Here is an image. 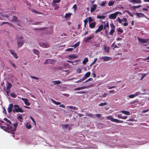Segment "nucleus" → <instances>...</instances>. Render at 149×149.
<instances>
[{
    "instance_id": "f257e3e1",
    "label": "nucleus",
    "mask_w": 149,
    "mask_h": 149,
    "mask_svg": "<svg viewBox=\"0 0 149 149\" xmlns=\"http://www.w3.org/2000/svg\"><path fill=\"white\" fill-rule=\"evenodd\" d=\"M14 126L13 127H12V124L10 125L9 127H6L4 126H1L0 127L1 128L3 129L5 131L7 132L8 133L12 134H14L15 131L16 130V128L17 126L18 123H16L13 124Z\"/></svg>"
},
{
    "instance_id": "f03ea898",
    "label": "nucleus",
    "mask_w": 149,
    "mask_h": 149,
    "mask_svg": "<svg viewBox=\"0 0 149 149\" xmlns=\"http://www.w3.org/2000/svg\"><path fill=\"white\" fill-rule=\"evenodd\" d=\"M12 111L13 113L15 112L23 113L24 112L21 107H20L19 105L16 104L14 105V108L13 109Z\"/></svg>"
},
{
    "instance_id": "7ed1b4c3",
    "label": "nucleus",
    "mask_w": 149,
    "mask_h": 149,
    "mask_svg": "<svg viewBox=\"0 0 149 149\" xmlns=\"http://www.w3.org/2000/svg\"><path fill=\"white\" fill-rule=\"evenodd\" d=\"M24 42V40L22 36H19L17 40V45L18 48L22 46Z\"/></svg>"
},
{
    "instance_id": "20e7f679",
    "label": "nucleus",
    "mask_w": 149,
    "mask_h": 149,
    "mask_svg": "<svg viewBox=\"0 0 149 149\" xmlns=\"http://www.w3.org/2000/svg\"><path fill=\"white\" fill-rule=\"evenodd\" d=\"M107 118L108 120H110L112 122H116V123H123V120H118L114 118L111 116H107Z\"/></svg>"
},
{
    "instance_id": "39448f33",
    "label": "nucleus",
    "mask_w": 149,
    "mask_h": 149,
    "mask_svg": "<svg viewBox=\"0 0 149 149\" xmlns=\"http://www.w3.org/2000/svg\"><path fill=\"white\" fill-rule=\"evenodd\" d=\"M11 19V18H10V20H9L10 21L12 22H15L17 25H19L20 21L18 19V17L17 16H13L12 19Z\"/></svg>"
},
{
    "instance_id": "423d86ee",
    "label": "nucleus",
    "mask_w": 149,
    "mask_h": 149,
    "mask_svg": "<svg viewBox=\"0 0 149 149\" xmlns=\"http://www.w3.org/2000/svg\"><path fill=\"white\" fill-rule=\"evenodd\" d=\"M119 13V12L117 11L114 13L111 14L109 16V18L113 19H115Z\"/></svg>"
},
{
    "instance_id": "0eeeda50",
    "label": "nucleus",
    "mask_w": 149,
    "mask_h": 149,
    "mask_svg": "<svg viewBox=\"0 0 149 149\" xmlns=\"http://www.w3.org/2000/svg\"><path fill=\"white\" fill-rule=\"evenodd\" d=\"M55 62V61L53 59H47L45 60L44 63L45 64H54Z\"/></svg>"
},
{
    "instance_id": "6e6552de",
    "label": "nucleus",
    "mask_w": 149,
    "mask_h": 149,
    "mask_svg": "<svg viewBox=\"0 0 149 149\" xmlns=\"http://www.w3.org/2000/svg\"><path fill=\"white\" fill-rule=\"evenodd\" d=\"M137 38L139 42L141 43H147L148 42V40H149V39L148 38L143 39L139 37H138Z\"/></svg>"
},
{
    "instance_id": "1a4fd4ad",
    "label": "nucleus",
    "mask_w": 149,
    "mask_h": 149,
    "mask_svg": "<svg viewBox=\"0 0 149 149\" xmlns=\"http://www.w3.org/2000/svg\"><path fill=\"white\" fill-rule=\"evenodd\" d=\"M103 50L104 53H109L110 50V47H109L106 46L105 45L103 46Z\"/></svg>"
},
{
    "instance_id": "9d476101",
    "label": "nucleus",
    "mask_w": 149,
    "mask_h": 149,
    "mask_svg": "<svg viewBox=\"0 0 149 149\" xmlns=\"http://www.w3.org/2000/svg\"><path fill=\"white\" fill-rule=\"evenodd\" d=\"M104 28L103 25L102 24L100 25L99 26L98 29L95 31V33L96 34L98 32L104 29Z\"/></svg>"
},
{
    "instance_id": "9b49d317",
    "label": "nucleus",
    "mask_w": 149,
    "mask_h": 149,
    "mask_svg": "<svg viewBox=\"0 0 149 149\" xmlns=\"http://www.w3.org/2000/svg\"><path fill=\"white\" fill-rule=\"evenodd\" d=\"M0 15L3 17H6L8 20H10V18H12V14L11 13H9L8 15L2 14L1 13H0Z\"/></svg>"
},
{
    "instance_id": "f8f14e48",
    "label": "nucleus",
    "mask_w": 149,
    "mask_h": 149,
    "mask_svg": "<svg viewBox=\"0 0 149 149\" xmlns=\"http://www.w3.org/2000/svg\"><path fill=\"white\" fill-rule=\"evenodd\" d=\"M95 37V36L94 34H92L90 36H89L86 38L85 39H84V42H90L89 40L91 39H93Z\"/></svg>"
},
{
    "instance_id": "ddd939ff",
    "label": "nucleus",
    "mask_w": 149,
    "mask_h": 149,
    "mask_svg": "<svg viewBox=\"0 0 149 149\" xmlns=\"http://www.w3.org/2000/svg\"><path fill=\"white\" fill-rule=\"evenodd\" d=\"M14 108V105L12 103L10 104L8 107L7 109L8 112L9 113H11L13 110V109Z\"/></svg>"
},
{
    "instance_id": "4468645a",
    "label": "nucleus",
    "mask_w": 149,
    "mask_h": 149,
    "mask_svg": "<svg viewBox=\"0 0 149 149\" xmlns=\"http://www.w3.org/2000/svg\"><path fill=\"white\" fill-rule=\"evenodd\" d=\"M93 85L92 84L90 85L89 86H84L82 87H78L77 88H75L74 90L76 91V90H79L81 89H84L85 88H89L91 87Z\"/></svg>"
},
{
    "instance_id": "2eb2a0df",
    "label": "nucleus",
    "mask_w": 149,
    "mask_h": 149,
    "mask_svg": "<svg viewBox=\"0 0 149 149\" xmlns=\"http://www.w3.org/2000/svg\"><path fill=\"white\" fill-rule=\"evenodd\" d=\"M3 120L6 121V123H5V125H6L7 127H9L10 125H12L11 122L7 118H5L3 119Z\"/></svg>"
},
{
    "instance_id": "dca6fc26",
    "label": "nucleus",
    "mask_w": 149,
    "mask_h": 149,
    "mask_svg": "<svg viewBox=\"0 0 149 149\" xmlns=\"http://www.w3.org/2000/svg\"><path fill=\"white\" fill-rule=\"evenodd\" d=\"M102 58L103 59L104 61H107L111 60L112 59V58L111 57L104 56V57H102Z\"/></svg>"
},
{
    "instance_id": "f3484780",
    "label": "nucleus",
    "mask_w": 149,
    "mask_h": 149,
    "mask_svg": "<svg viewBox=\"0 0 149 149\" xmlns=\"http://www.w3.org/2000/svg\"><path fill=\"white\" fill-rule=\"evenodd\" d=\"M97 7V5L96 4H94L92 5L91 7V12H94L96 9Z\"/></svg>"
},
{
    "instance_id": "a211bd4d",
    "label": "nucleus",
    "mask_w": 149,
    "mask_h": 149,
    "mask_svg": "<svg viewBox=\"0 0 149 149\" xmlns=\"http://www.w3.org/2000/svg\"><path fill=\"white\" fill-rule=\"evenodd\" d=\"M22 100L24 101L25 104L27 106H29L30 105V103L28 102V100L25 98H22Z\"/></svg>"
},
{
    "instance_id": "6ab92c4d",
    "label": "nucleus",
    "mask_w": 149,
    "mask_h": 149,
    "mask_svg": "<svg viewBox=\"0 0 149 149\" xmlns=\"http://www.w3.org/2000/svg\"><path fill=\"white\" fill-rule=\"evenodd\" d=\"M9 51L10 54L12 55L16 59H17L18 58V56H17V54L14 52L12 50L10 49Z\"/></svg>"
},
{
    "instance_id": "aec40b11",
    "label": "nucleus",
    "mask_w": 149,
    "mask_h": 149,
    "mask_svg": "<svg viewBox=\"0 0 149 149\" xmlns=\"http://www.w3.org/2000/svg\"><path fill=\"white\" fill-rule=\"evenodd\" d=\"M96 23L95 22H91L90 23L89 25V27L91 29L94 28L96 26Z\"/></svg>"
},
{
    "instance_id": "412c9836",
    "label": "nucleus",
    "mask_w": 149,
    "mask_h": 149,
    "mask_svg": "<svg viewBox=\"0 0 149 149\" xmlns=\"http://www.w3.org/2000/svg\"><path fill=\"white\" fill-rule=\"evenodd\" d=\"M7 88H6V92L8 94V91L9 90H10V88H11V84L9 83H7Z\"/></svg>"
},
{
    "instance_id": "4be33fe9",
    "label": "nucleus",
    "mask_w": 149,
    "mask_h": 149,
    "mask_svg": "<svg viewBox=\"0 0 149 149\" xmlns=\"http://www.w3.org/2000/svg\"><path fill=\"white\" fill-rule=\"evenodd\" d=\"M41 46L43 48H48L49 47L48 45L46 42H43L40 44Z\"/></svg>"
},
{
    "instance_id": "5701e85b",
    "label": "nucleus",
    "mask_w": 149,
    "mask_h": 149,
    "mask_svg": "<svg viewBox=\"0 0 149 149\" xmlns=\"http://www.w3.org/2000/svg\"><path fill=\"white\" fill-rule=\"evenodd\" d=\"M129 1L130 2H133L134 3H140L141 2V0H129Z\"/></svg>"
},
{
    "instance_id": "b1692460",
    "label": "nucleus",
    "mask_w": 149,
    "mask_h": 149,
    "mask_svg": "<svg viewBox=\"0 0 149 149\" xmlns=\"http://www.w3.org/2000/svg\"><path fill=\"white\" fill-rule=\"evenodd\" d=\"M70 59H74L77 58V56L74 54H72L69 56Z\"/></svg>"
},
{
    "instance_id": "393cba45",
    "label": "nucleus",
    "mask_w": 149,
    "mask_h": 149,
    "mask_svg": "<svg viewBox=\"0 0 149 149\" xmlns=\"http://www.w3.org/2000/svg\"><path fill=\"white\" fill-rule=\"evenodd\" d=\"M136 15L139 17H145V15L143 13H136Z\"/></svg>"
},
{
    "instance_id": "a878e982",
    "label": "nucleus",
    "mask_w": 149,
    "mask_h": 149,
    "mask_svg": "<svg viewBox=\"0 0 149 149\" xmlns=\"http://www.w3.org/2000/svg\"><path fill=\"white\" fill-rule=\"evenodd\" d=\"M120 112L127 115H129L130 114V112L125 110L121 111Z\"/></svg>"
},
{
    "instance_id": "bb28decb",
    "label": "nucleus",
    "mask_w": 149,
    "mask_h": 149,
    "mask_svg": "<svg viewBox=\"0 0 149 149\" xmlns=\"http://www.w3.org/2000/svg\"><path fill=\"white\" fill-rule=\"evenodd\" d=\"M97 18L98 19H104L105 18V16L104 15H98L97 16Z\"/></svg>"
},
{
    "instance_id": "cd10ccee",
    "label": "nucleus",
    "mask_w": 149,
    "mask_h": 149,
    "mask_svg": "<svg viewBox=\"0 0 149 149\" xmlns=\"http://www.w3.org/2000/svg\"><path fill=\"white\" fill-rule=\"evenodd\" d=\"M51 100L52 101V102H53L54 103V104H55L57 105H60V104H61V103L60 102H57V101L53 100L52 99H51Z\"/></svg>"
},
{
    "instance_id": "c85d7f7f",
    "label": "nucleus",
    "mask_w": 149,
    "mask_h": 149,
    "mask_svg": "<svg viewBox=\"0 0 149 149\" xmlns=\"http://www.w3.org/2000/svg\"><path fill=\"white\" fill-rule=\"evenodd\" d=\"M80 43V42H78L77 43H76L74 45H72V47H74V48H76V47L79 46Z\"/></svg>"
},
{
    "instance_id": "c756f323",
    "label": "nucleus",
    "mask_w": 149,
    "mask_h": 149,
    "mask_svg": "<svg viewBox=\"0 0 149 149\" xmlns=\"http://www.w3.org/2000/svg\"><path fill=\"white\" fill-rule=\"evenodd\" d=\"M118 32L119 33V34H121L123 32V30L121 29L120 28H118L117 29Z\"/></svg>"
},
{
    "instance_id": "7c9ffc66",
    "label": "nucleus",
    "mask_w": 149,
    "mask_h": 149,
    "mask_svg": "<svg viewBox=\"0 0 149 149\" xmlns=\"http://www.w3.org/2000/svg\"><path fill=\"white\" fill-rule=\"evenodd\" d=\"M91 75V72H86L84 76L86 77V78H88V77Z\"/></svg>"
},
{
    "instance_id": "2f4dec72",
    "label": "nucleus",
    "mask_w": 149,
    "mask_h": 149,
    "mask_svg": "<svg viewBox=\"0 0 149 149\" xmlns=\"http://www.w3.org/2000/svg\"><path fill=\"white\" fill-rule=\"evenodd\" d=\"M107 3L106 1H104L102 2V3L100 4L101 6H105Z\"/></svg>"
},
{
    "instance_id": "473e14b6",
    "label": "nucleus",
    "mask_w": 149,
    "mask_h": 149,
    "mask_svg": "<svg viewBox=\"0 0 149 149\" xmlns=\"http://www.w3.org/2000/svg\"><path fill=\"white\" fill-rule=\"evenodd\" d=\"M110 27L112 29H115L116 28V27L114 25V24L113 22L111 23L110 24Z\"/></svg>"
},
{
    "instance_id": "72a5a7b5",
    "label": "nucleus",
    "mask_w": 149,
    "mask_h": 149,
    "mask_svg": "<svg viewBox=\"0 0 149 149\" xmlns=\"http://www.w3.org/2000/svg\"><path fill=\"white\" fill-rule=\"evenodd\" d=\"M87 18H88V20L89 23H91V22L94 21V19H93L91 17H89Z\"/></svg>"
},
{
    "instance_id": "f704fd0d",
    "label": "nucleus",
    "mask_w": 149,
    "mask_h": 149,
    "mask_svg": "<svg viewBox=\"0 0 149 149\" xmlns=\"http://www.w3.org/2000/svg\"><path fill=\"white\" fill-rule=\"evenodd\" d=\"M109 23L108 22H107L104 25V29H105L106 27H109Z\"/></svg>"
},
{
    "instance_id": "c9c22d12",
    "label": "nucleus",
    "mask_w": 149,
    "mask_h": 149,
    "mask_svg": "<svg viewBox=\"0 0 149 149\" xmlns=\"http://www.w3.org/2000/svg\"><path fill=\"white\" fill-rule=\"evenodd\" d=\"M88 61V59L87 58H84V60L83 61V63L84 64H86Z\"/></svg>"
},
{
    "instance_id": "e433bc0d",
    "label": "nucleus",
    "mask_w": 149,
    "mask_h": 149,
    "mask_svg": "<svg viewBox=\"0 0 149 149\" xmlns=\"http://www.w3.org/2000/svg\"><path fill=\"white\" fill-rule=\"evenodd\" d=\"M87 116L91 117L92 118H94V115L91 113H88L87 114Z\"/></svg>"
},
{
    "instance_id": "4c0bfd02",
    "label": "nucleus",
    "mask_w": 149,
    "mask_h": 149,
    "mask_svg": "<svg viewBox=\"0 0 149 149\" xmlns=\"http://www.w3.org/2000/svg\"><path fill=\"white\" fill-rule=\"evenodd\" d=\"M53 83L55 84H60L61 83V82L58 80L54 81H53Z\"/></svg>"
},
{
    "instance_id": "58836bf2",
    "label": "nucleus",
    "mask_w": 149,
    "mask_h": 149,
    "mask_svg": "<svg viewBox=\"0 0 149 149\" xmlns=\"http://www.w3.org/2000/svg\"><path fill=\"white\" fill-rule=\"evenodd\" d=\"M33 52L35 54L38 55L39 51L38 50L34 49H33Z\"/></svg>"
},
{
    "instance_id": "ea45409f",
    "label": "nucleus",
    "mask_w": 149,
    "mask_h": 149,
    "mask_svg": "<svg viewBox=\"0 0 149 149\" xmlns=\"http://www.w3.org/2000/svg\"><path fill=\"white\" fill-rule=\"evenodd\" d=\"M101 114H97L95 115H94V118L95 117H98L99 118H100L101 117Z\"/></svg>"
},
{
    "instance_id": "a19ab883",
    "label": "nucleus",
    "mask_w": 149,
    "mask_h": 149,
    "mask_svg": "<svg viewBox=\"0 0 149 149\" xmlns=\"http://www.w3.org/2000/svg\"><path fill=\"white\" fill-rule=\"evenodd\" d=\"M17 119L20 122H22L23 121L22 120V119H23V118L20 116H18L17 117Z\"/></svg>"
},
{
    "instance_id": "79ce46f5",
    "label": "nucleus",
    "mask_w": 149,
    "mask_h": 149,
    "mask_svg": "<svg viewBox=\"0 0 149 149\" xmlns=\"http://www.w3.org/2000/svg\"><path fill=\"white\" fill-rule=\"evenodd\" d=\"M115 32V29H111L109 32V34L112 35Z\"/></svg>"
},
{
    "instance_id": "37998d69",
    "label": "nucleus",
    "mask_w": 149,
    "mask_h": 149,
    "mask_svg": "<svg viewBox=\"0 0 149 149\" xmlns=\"http://www.w3.org/2000/svg\"><path fill=\"white\" fill-rule=\"evenodd\" d=\"M71 14L70 13H66L65 15V17H70Z\"/></svg>"
},
{
    "instance_id": "c03bdc74",
    "label": "nucleus",
    "mask_w": 149,
    "mask_h": 149,
    "mask_svg": "<svg viewBox=\"0 0 149 149\" xmlns=\"http://www.w3.org/2000/svg\"><path fill=\"white\" fill-rule=\"evenodd\" d=\"M10 96L14 98H15L16 97V94L13 92L10 94Z\"/></svg>"
},
{
    "instance_id": "a18cd8bd",
    "label": "nucleus",
    "mask_w": 149,
    "mask_h": 149,
    "mask_svg": "<svg viewBox=\"0 0 149 149\" xmlns=\"http://www.w3.org/2000/svg\"><path fill=\"white\" fill-rule=\"evenodd\" d=\"M60 1L61 0H54L53 1V3L55 4L59 3Z\"/></svg>"
},
{
    "instance_id": "49530a36",
    "label": "nucleus",
    "mask_w": 149,
    "mask_h": 149,
    "mask_svg": "<svg viewBox=\"0 0 149 149\" xmlns=\"http://www.w3.org/2000/svg\"><path fill=\"white\" fill-rule=\"evenodd\" d=\"M114 4V2L109 1L108 3V5L109 6H112Z\"/></svg>"
},
{
    "instance_id": "de8ad7c7",
    "label": "nucleus",
    "mask_w": 149,
    "mask_h": 149,
    "mask_svg": "<svg viewBox=\"0 0 149 149\" xmlns=\"http://www.w3.org/2000/svg\"><path fill=\"white\" fill-rule=\"evenodd\" d=\"M88 18H86V19L84 20V26L85 27L86 26V24H87L88 22Z\"/></svg>"
},
{
    "instance_id": "09e8293b",
    "label": "nucleus",
    "mask_w": 149,
    "mask_h": 149,
    "mask_svg": "<svg viewBox=\"0 0 149 149\" xmlns=\"http://www.w3.org/2000/svg\"><path fill=\"white\" fill-rule=\"evenodd\" d=\"M107 104V103L106 102H104L103 103H101L99 104V106H102L106 105Z\"/></svg>"
},
{
    "instance_id": "8fccbe9b",
    "label": "nucleus",
    "mask_w": 149,
    "mask_h": 149,
    "mask_svg": "<svg viewBox=\"0 0 149 149\" xmlns=\"http://www.w3.org/2000/svg\"><path fill=\"white\" fill-rule=\"evenodd\" d=\"M117 92V91H116L115 90H113L109 91V93H116Z\"/></svg>"
},
{
    "instance_id": "3c124183",
    "label": "nucleus",
    "mask_w": 149,
    "mask_h": 149,
    "mask_svg": "<svg viewBox=\"0 0 149 149\" xmlns=\"http://www.w3.org/2000/svg\"><path fill=\"white\" fill-rule=\"evenodd\" d=\"M7 24H8L11 27H13V28H15V27H14V26L12 24L10 23L9 22H7Z\"/></svg>"
},
{
    "instance_id": "603ef678",
    "label": "nucleus",
    "mask_w": 149,
    "mask_h": 149,
    "mask_svg": "<svg viewBox=\"0 0 149 149\" xmlns=\"http://www.w3.org/2000/svg\"><path fill=\"white\" fill-rule=\"evenodd\" d=\"M97 58H95L94 61L92 63L91 65H93V64H95V63L96 61H97Z\"/></svg>"
},
{
    "instance_id": "864d4df0",
    "label": "nucleus",
    "mask_w": 149,
    "mask_h": 149,
    "mask_svg": "<svg viewBox=\"0 0 149 149\" xmlns=\"http://www.w3.org/2000/svg\"><path fill=\"white\" fill-rule=\"evenodd\" d=\"M26 127L28 129H30L31 127V124L27 125H26Z\"/></svg>"
},
{
    "instance_id": "5fc2aeb1",
    "label": "nucleus",
    "mask_w": 149,
    "mask_h": 149,
    "mask_svg": "<svg viewBox=\"0 0 149 149\" xmlns=\"http://www.w3.org/2000/svg\"><path fill=\"white\" fill-rule=\"evenodd\" d=\"M68 107L69 108L73 109L74 110H76V108L75 107H73L72 106H68Z\"/></svg>"
},
{
    "instance_id": "6e6d98bb",
    "label": "nucleus",
    "mask_w": 149,
    "mask_h": 149,
    "mask_svg": "<svg viewBox=\"0 0 149 149\" xmlns=\"http://www.w3.org/2000/svg\"><path fill=\"white\" fill-rule=\"evenodd\" d=\"M62 126L63 128H67L68 127V125L67 124L64 125H62Z\"/></svg>"
},
{
    "instance_id": "4d7b16f0",
    "label": "nucleus",
    "mask_w": 149,
    "mask_h": 149,
    "mask_svg": "<svg viewBox=\"0 0 149 149\" xmlns=\"http://www.w3.org/2000/svg\"><path fill=\"white\" fill-rule=\"evenodd\" d=\"M135 97V96L134 94H131L129 95V97L130 98H132Z\"/></svg>"
},
{
    "instance_id": "13d9d810",
    "label": "nucleus",
    "mask_w": 149,
    "mask_h": 149,
    "mask_svg": "<svg viewBox=\"0 0 149 149\" xmlns=\"http://www.w3.org/2000/svg\"><path fill=\"white\" fill-rule=\"evenodd\" d=\"M117 116L118 118H122V115L120 114H118L116 115Z\"/></svg>"
},
{
    "instance_id": "bf43d9fd",
    "label": "nucleus",
    "mask_w": 149,
    "mask_h": 149,
    "mask_svg": "<svg viewBox=\"0 0 149 149\" xmlns=\"http://www.w3.org/2000/svg\"><path fill=\"white\" fill-rule=\"evenodd\" d=\"M10 63L11 65H12L13 67L15 69H16V65L12 62H10Z\"/></svg>"
},
{
    "instance_id": "052dcab7",
    "label": "nucleus",
    "mask_w": 149,
    "mask_h": 149,
    "mask_svg": "<svg viewBox=\"0 0 149 149\" xmlns=\"http://www.w3.org/2000/svg\"><path fill=\"white\" fill-rule=\"evenodd\" d=\"M141 93L140 92H136L134 94H133L135 96V97L136 96H137L138 94H140Z\"/></svg>"
},
{
    "instance_id": "680f3d73",
    "label": "nucleus",
    "mask_w": 149,
    "mask_h": 149,
    "mask_svg": "<svg viewBox=\"0 0 149 149\" xmlns=\"http://www.w3.org/2000/svg\"><path fill=\"white\" fill-rule=\"evenodd\" d=\"M46 29V28L44 27V28H38V29H37V28L34 29L36 30H43Z\"/></svg>"
},
{
    "instance_id": "e2e57ef3",
    "label": "nucleus",
    "mask_w": 149,
    "mask_h": 149,
    "mask_svg": "<svg viewBox=\"0 0 149 149\" xmlns=\"http://www.w3.org/2000/svg\"><path fill=\"white\" fill-rule=\"evenodd\" d=\"M118 19L119 23L121 24L122 22V19H120L119 17H118Z\"/></svg>"
},
{
    "instance_id": "0e129e2a",
    "label": "nucleus",
    "mask_w": 149,
    "mask_h": 149,
    "mask_svg": "<svg viewBox=\"0 0 149 149\" xmlns=\"http://www.w3.org/2000/svg\"><path fill=\"white\" fill-rule=\"evenodd\" d=\"M70 64L69 63H66L64 64V67L65 68H69Z\"/></svg>"
},
{
    "instance_id": "69168bd1",
    "label": "nucleus",
    "mask_w": 149,
    "mask_h": 149,
    "mask_svg": "<svg viewBox=\"0 0 149 149\" xmlns=\"http://www.w3.org/2000/svg\"><path fill=\"white\" fill-rule=\"evenodd\" d=\"M103 124H102L101 123H99L98 124V126L99 127H102V125Z\"/></svg>"
},
{
    "instance_id": "338daca9",
    "label": "nucleus",
    "mask_w": 149,
    "mask_h": 149,
    "mask_svg": "<svg viewBox=\"0 0 149 149\" xmlns=\"http://www.w3.org/2000/svg\"><path fill=\"white\" fill-rule=\"evenodd\" d=\"M107 95V94L106 93H105L102 95V97H105Z\"/></svg>"
},
{
    "instance_id": "774afa93",
    "label": "nucleus",
    "mask_w": 149,
    "mask_h": 149,
    "mask_svg": "<svg viewBox=\"0 0 149 149\" xmlns=\"http://www.w3.org/2000/svg\"><path fill=\"white\" fill-rule=\"evenodd\" d=\"M74 9V10H75L77 9V5L75 4L72 7Z\"/></svg>"
}]
</instances>
